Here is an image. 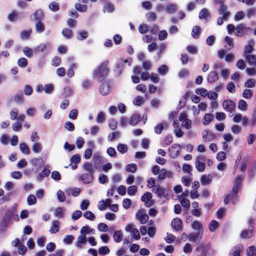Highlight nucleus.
Masks as SVG:
<instances>
[{
	"label": "nucleus",
	"instance_id": "f257e3e1",
	"mask_svg": "<svg viewBox=\"0 0 256 256\" xmlns=\"http://www.w3.org/2000/svg\"><path fill=\"white\" fill-rule=\"evenodd\" d=\"M109 61L106 60L101 62L93 71L92 76L98 82L104 81L108 78L110 73L108 66Z\"/></svg>",
	"mask_w": 256,
	"mask_h": 256
},
{
	"label": "nucleus",
	"instance_id": "f03ea898",
	"mask_svg": "<svg viewBox=\"0 0 256 256\" xmlns=\"http://www.w3.org/2000/svg\"><path fill=\"white\" fill-rule=\"evenodd\" d=\"M14 216V212L8 209L6 210L3 218L0 222V232L2 233L5 232L6 228L8 226Z\"/></svg>",
	"mask_w": 256,
	"mask_h": 256
},
{
	"label": "nucleus",
	"instance_id": "7ed1b4c3",
	"mask_svg": "<svg viewBox=\"0 0 256 256\" xmlns=\"http://www.w3.org/2000/svg\"><path fill=\"white\" fill-rule=\"evenodd\" d=\"M244 178V174L238 175L234 180V184L232 186V199L236 198V200L238 199V193L242 186V182Z\"/></svg>",
	"mask_w": 256,
	"mask_h": 256
},
{
	"label": "nucleus",
	"instance_id": "20e7f679",
	"mask_svg": "<svg viewBox=\"0 0 256 256\" xmlns=\"http://www.w3.org/2000/svg\"><path fill=\"white\" fill-rule=\"evenodd\" d=\"M218 14L222 16V17L218 18L217 20L218 24L220 26L224 22V19H226L230 14V12L228 11L227 6L224 4L223 2H222L218 9Z\"/></svg>",
	"mask_w": 256,
	"mask_h": 256
},
{
	"label": "nucleus",
	"instance_id": "39448f33",
	"mask_svg": "<svg viewBox=\"0 0 256 256\" xmlns=\"http://www.w3.org/2000/svg\"><path fill=\"white\" fill-rule=\"evenodd\" d=\"M222 106L230 114H232V115H229L230 116L234 115L236 108V103L234 101L230 100H225L222 102Z\"/></svg>",
	"mask_w": 256,
	"mask_h": 256
},
{
	"label": "nucleus",
	"instance_id": "423d86ee",
	"mask_svg": "<svg viewBox=\"0 0 256 256\" xmlns=\"http://www.w3.org/2000/svg\"><path fill=\"white\" fill-rule=\"evenodd\" d=\"M132 59L130 58V60H123L120 59L118 60V62L116 63V70L120 74H121L124 68V64L126 63H128V65L130 66L132 64Z\"/></svg>",
	"mask_w": 256,
	"mask_h": 256
},
{
	"label": "nucleus",
	"instance_id": "0eeeda50",
	"mask_svg": "<svg viewBox=\"0 0 256 256\" xmlns=\"http://www.w3.org/2000/svg\"><path fill=\"white\" fill-rule=\"evenodd\" d=\"M242 250V244H238L231 248L230 251L228 256H240V253Z\"/></svg>",
	"mask_w": 256,
	"mask_h": 256
},
{
	"label": "nucleus",
	"instance_id": "6e6552de",
	"mask_svg": "<svg viewBox=\"0 0 256 256\" xmlns=\"http://www.w3.org/2000/svg\"><path fill=\"white\" fill-rule=\"evenodd\" d=\"M79 179L84 184H90L92 182L94 179V174L84 173L80 176Z\"/></svg>",
	"mask_w": 256,
	"mask_h": 256
},
{
	"label": "nucleus",
	"instance_id": "1a4fd4ad",
	"mask_svg": "<svg viewBox=\"0 0 256 256\" xmlns=\"http://www.w3.org/2000/svg\"><path fill=\"white\" fill-rule=\"evenodd\" d=\"M136 218L141 224H145L148 220V216L144 213L142 210H139L136 214Z\"/></svg>",
	"mask_w": 256,
	"mask_h": 256
},
{
	"label": "nucleus",
	"instance_id": "9d476101",
	"mask_svg": "<svg viewBox=\"0 0 256 256\" xmlns=\"http://www.w3.org/2000/svg\"><path fill=\"white\" fill-rule=\"evenodd\" d=\"M172 226L176 231H180L182 228V220L178 218H174L172 222Z\"/></svg>",
	"mask_w": 256,
	"mask_h": 256
},
{
	"label": "nucleus",
	"instance_id": "9b49d317",
	"mask_svg": "<svg viewBox=\"0 0 256 256\" xmlns=\"http://www.w3.org/2000/svg\"><path fill=\"white\" fill-rule=\"evenodd\" d=\"M152 198V194L150 192H146L142 196L140 200L142 201L146 202V206L150 207L152 204V202L151 201Z\"/></svg>",
	"mask_w": 256,
	"mask_h": 256
},
{
	"label": "nucleus",
	"instance_id": "f8f14e48",
	"mask_svg": "<svg viewBox=\"0 0 256 256\" xmlns=\"http://www.w3.org/2000/svg\"><path fill=\"white\" fill-rule=\"evenodd\" d=\"M142 116L140 114H134L130 117L128 124L132 126H135L140 122Z\"/></svg>",
	"mask_w": 256,
	"mask_h": 256
},
{
	"label": "nucleus",
	"instance_id": "ddd939ff",
	"mask_svg": "<svg viewBox=\"0 0 256 256\" xmlns=\"http://www.w3.org/2000/svg\"><path fill=\"white\" fill-rule=\"evenodd\" d=\"M152 192L154 193L159 198L165 196V190L159 185L154 186L152 189Z\"/></svg>",
	"mask_w": 256,
	"mask_h": 256
},
{
	"label": "nucleus",
	"instance_id": "4468645a",
	"mask_svg": "<svg viewBox=\"0 0 256 256\" xmlns=\"http://www.w3.org/2000/svg\"><path fill=\"white\" fill-rule=\"evenodd\" d=\"M218 79V73L216 71H212L208 76L207 80L209 83L212 84Z\"/></svg>",
	"mask_w": 256,
	"mask_h": 256
},
{
	"label": "nucleus",
	"instance_id": "2eb2a0df",
	"mask_svg": "<svg viewBox=\"0 0 256 256\" xmlns=\"http://www.w3.org/2000/svg\"><path fill=\"white\" fill-rule=\"evenodd\" d=\"M20 14L19 12L13 10L8 14V19L10 22H15L20 18Z\"/></svg>",
	"mask_w": 256,
	"mask_h": 256
},
{
	"label": "nucleus",
	"instance_id": "dca6fc26",
	"mask_svg": "<svg viewBox=\"0 0 256 256\" xmlns=\"http://www.w3.org/2000/svg\"><path fill=\"white\" fill-rule=\"evenodd\" d=\"M110 86L106 83H102L99 88V90L100 93L103 96H106L108 94L110 90Z\"/></svg>",
	"mask_w": 256,
	"mask_h": 256
},
{
	"label": "nucleus",
	"instance_id": "f3484780",
	"mask_svg": "<svg viewBox=\"0 0 256 256\" xmlns=\"http://www.w3.org/2000/svg\"><path fill=\"white\" fill-rule=\"evenodd\" d=\"M212 176L210 174L208 175L203 174L200 177V182L202 185H208L210 184L212 181Z\"/></svg>",
	"mask_w": 256,
	"mask_h": 256
},
{
	"label": "nucleus",
	"instance_id": "a211bd4d",
	"mask_svg": "<svg viewBox=\"0 0 256 256\" xmlns=\"http://www.w3.org/2000/svg\"><path fill=\"white\" fill-rule=\"evenodd\" d=\"M246 62L251 66H256V56L254 54H249L245 57Z\"/></svg>",
	"mask_w": 256,
	"mask_h": 256
},
{
	"label": "nucleus",
	"instance_id": "6ab92c4d",
	"mask_svg": "<svg viewBox=\"0 0 256 256\" xmlns=\"http://www.w3.org/2000/svg\"><path fill=\"white\" fill-rule=\"evenodd\" d=\"M253 230L248 228V230H243L240 234V236L242 238L248 239L252 236Z\"/></svg>",
	"mask_w": 256,
	"mask_h": 256
},
{
	"label": "nucleus",
	"instance_id": "aec40b11",
	"mask_svg": "<svg viewBox=\"0 0 256 256\" xmlns=\"http://www.w3.org/2000/svg\"><path fill=\"white\" fill-rule=\"evenodd\" d=\"M164 127L166 128H167L168 127V124L166 122H164L163 123H159L154 128V131L156 134H160L162 133V130Z\"/></svg>",
	"mask_w": 256,
	"mask_h": 256
},
{
	"label": "nucleus",
	"instance_id": "412c9836",
	"mask_svg": "<svg viewBox=\"0 0 256 256\" xmlns=\"http://www.w3.org/2000/svg\"><path fill=\"white\" fill-rule=\"evenodd\" d=\"M34 18L33 20L34 21L38 22L41 21L44 16V13L41 10H38L35 11L34 14Z\"/></svg>",
	"mask_w": 256,
	"mask_h": 256
},
{
	"label": "nucleus",
	"instance_id": "4be33fe9",
	"mask_svg": "<svg viewBox=\"0 0 256 256\" xmlns=\"http://www.w3.org/2000/svg\"><path fill=\"white\" fill-rule=\"evenodd\" d=\"M60 222L55 220L52 222V226L50 229V232L51 234H55L58 232L60 230Z\"/></svg>",
	"mask_w": 256,
	"mask_h": 256
},
{
	"label": "nucleus",
	"instance_id": "5701e85b",
	"mask_svg": "<svg viewBox=\"0 0 256 256\" xmlns=\"http://www.w3.org/2000/svg\"><path fill=\"white\" fill-rule=\"evenodd\" d=\"M214 120V116L210 114H206L202 119V123L204 125L210 124Z\"/></svg>",
	"mask_w": 256,
	"mask_h": 256
},
{
	"label": "nucleus",
	"instance_id": "b1692460",
	"mask_svg": "<svg viewBox=\"0 0 256 256\" xmlns=\"http://www.w3.org/2000/svg\"><path fill=\"white\" fill-rule=\"evenodd\" d=\"M245 28L246 27L244 24H238L236 28V34L237 36H242L244 34Z\"/></svg>",
	"mask_w": 256,
	"mask_h": 256
},
{
	"label": "nucleus",
	"instance_id": "393cba45",
	"mask_svg": "<svg viewBox=\"0 0 256 256\" xmlns=\"http://www.w3.org/2000/svg\"><path fill=\"white\" fill-rule=\"evenodd\" d=\"M198 238H201V236L200 234V232H196V233H190L188 235L189 240L194 243L197 242V239Z\"/></svg>",
	"mask_w": 256,
	"mask_h": 256
},
{
	"label": "nucleus",
	"instance_id": "a878e982",
	"mask_svg": "<svg viewBox=\"0 0 256 256\" xmlns=\"http://www.w3.org/2000/svg\"><path fill=\"white\" fill-rule=\"evenodd\" d=\"M192 227L194 230H198L197 232H200V234L202 231V226L198 220L194 221L192 224Z\"/></svg>",
	"mask_w": 256,
	"mask_h": 256
},
{
	"label": "nucleus",
	"instance_id": "bb28decb",
	"mask_svg": "<svg viewBox=\"0 0 256 256\" xmlns=\"http://www.w3.org/2000/svg\"><path fill=\"white\" fill-rule=\"evenodd\" d=\"M45 30V26L41 22H37L36 24V30L38 33H42Z\"/></svg>",
	"mask_w": 256,
	"mask_h": 256
},
{
	"label": "nucleus",
	"instance_id": "cd10ccee",
	"mask_svg": "<svg viewBox=\"0 0 256 256\" xmlns=\"http://www.w3.org/2000/svg\"><path fill=\"white\" fill-rule=\"evenodd\" d=\"M62 34L66 38L70 39L73 36L72 30L68 28H64L62 30Z\"/></svg>",
	"mask_w": 256,
	"mask_h": 256
},
{
	"label": "nucleus",
	"instance_id": "c85d7f7f",
	"mask_svg": "<svg viewBox=\"0 0 256 256\" xmlns=\"http://www.w3.org/2000/svg\"><path fill=\"white\" fill-rule=\"evenodd\" d=\"M123 234L121 230H116L114 234V238L116 242H120L122 241Z\"/></svg>",
	"mask_w": 256,
	"mask_h": 256
},
{
	"label": "nucleus",
	"instance_id": "c756f323",
	"mask_svg": "<svg viewBox=\"0 0 256 256\" xmlns=\"http://www.w3.org/2000/svg\"><path fill=\"white\" fill-rule=\"evenodd\" d=\"M50 170L44 168L42 170L41 172L39 174V175L38 176V178L39 180H42L43 178L44 177L48 176L50 174Z\"/></svg>",
	"mask_w": 256,
	"mask_h": 256
},
{
	"label": "nucleus",
	"instance_id": "7c9ffc66",
	"mask_svg": "<svg viewBox=\"0 0 256 256\" xmlns=\"http://www.w3.org/2000/svg\"><path fill=\"white\" fill-rule=\"evenodd\" d=\"M20 148L22 153L26 154H30V149L26 143H22L20 144Z\"/></svg>",
	"mask_w": 256,
	"mask_h": 256
},
{
	"label": "nucleus",
	"instance_id": "2f4dec72",
	"mask_svg": "<svg viewBox=\"0 0 256 256\" xmlns=\"http://www.w3.org/2000/svg\"><path fill=\"white\" fill-rule=\"evenodd\" d=\"M218 222L215 220H212L210 223L208 228L211 232H214L218 228Z\"/></svg>",
	"mask_w": 256,
	"mask_h": 256
},
{
	"label": "nucleus",
	"instance_id": "473e14b6",
	"mask_svg": "<svg viewBox=\"0 0 256 256\" xmlns=\"http://www.w3.org/2000/svg\"><path fill=\"white\" fill-rule=\"evenodd\" d=\"M200 32V28L199 26H194L192 30V36L194 38H198Z\"/></svg>",
	"mask_w": 256,
	"mask_h": 256
},
{
	"label": "nucleus",
	"instance_id": "72a5a7b5",
	"mask_svg": "<svg viewBox=\"0 0 256 256\" xmlns=\"http://www.w3.org/2000/svg\"><path fill=\"white\" fill-rule=\"evenodd\" d=\"M88 33L86 30H81L78 32L77 38L78 40H82L88 37Z\"/></svg>",
	"mask_w": 256,
	"mask_h": 256
},
{
	"label": "nucleus",
	"instance_id": "f704fd0d",
	"mask_svg": "<svg viewBox=\"0 0 256 256\" xmlns=\"http://www.w3.org/2000/svg\"><path fill=\"white\" fill-rule=\"evenodd\" d=\"M254 50V48L251 44H248L244 46V57L246 56L249 54H252V53Z\"/></svg>",
	"mask_w": 256,
	"mask_h": 256
},
{
	"label": "nucleus",
	"instance_id": "c9c22d12",
	"mask_svg": "<svg viewBox=\"0 0 256 256\" xmlns=\"http://www.w3.org/2000/svg\"><path fill=\"white\" fill-rule=\"evenodd\" d=\"M83 168L85 171L87 172V173H90L94 174V170L93 168L92 164L90 162H86L83 166Z\"/></svg>",
	"mask_w": 256,
	"mask_h": 256
},
{
	"label": "nucleus",
	"instance_id": "e433bc0d",
	"mask_svg": "<svg viewBox=\"0 0 256 256\" xmlns=\"http://www.w3.org/2000/svg\"><path fill=\"white\" fill-rule=\"evenodd\" d=\"M238 107L239 110L245 111L247 110L248 104L244 100H240L238 102Z\"/></svg>",
	"mask_w": 256,
	"mask_h": 256
},
{
	"label": "nucleus",
	"instance_id": "4c0bfd02",
	"mask_svg": "<svg viewBox=\"0 0 256 256\" xmlns=\"http://www.w3.org/2000/svg\"><path fill=\"white\" fill-rule=\"evenodd\" d=\"M253 96V92L251 90L246 88L242 92V96L246 99H250Z\"/></svg>",
	"mask_w": 256,
	"mask_h": 256
},
{
	"label": "nucleus",
	"instance_id": "58836bf2",
	"mask_svg": "<svg viewBox=\"0 0 256 256\" xmlns=\"http://www.w3.org/2000/svg\"><path fill=\"white\" fill-rule=\"evenodd\" d=\"M256 80L254 78H249L244 82V86L252 88L255 86Z\"/></svg>",
	"mask_w": 256,
	"mask_h": 256
},
{
	"label": "nucleus",
	"instance_id": "ea45409f",
	"mask_svg": "<svg viewBox=\"0 0 256 256\" xmlns=\"http://www.w3.org/2000/svg\"><path fill=\"white\" fill-rule=\"evenodd\" d=\"M24 93L26 96H30L32 94L33 88L30 84H26L24 88Z\"/></svg>",
	"mask_w": 256,
	"mask_h": 256
},
{
	"label": "nucleus",
	"instance_id": "a19ab883",
	"mask_svg": "<svg viewBox=\"0 0 256 256\" xmlns=\"http://www.w3.org/2000/svg\"><path fill=\"white\" fill-rule=\"evenodd\" d=\"M196 168L198 172H202L205 170L206 164L202 162L197 160L196 162Z\"/></svg>",
	"mask_w": 256,
	"mask_h": 256
},
{
	"label": "nucleus",
	"instance_id": "79ce46f5",
	"mask_svg": "<svg viewBox=\"0 0 256 256\" xmlns=\"http://www.w3.org/2000/svg\"><path fill=\"white\" fill-rule=\"evenodd\" d=\"M248 256H256V247L254 246H249L246 250Z\"/></svg>",
	"mask_w": 256,
	"mask_h": 256
},
{
	"label": "nucleus",
	"instance_id": "37998d69",
	"mask_svg": "<svg viewBox=\"0 0 256 256\" xmlns=\"http://www.w3.org/2000/svg\"><path fill=\"white\" fill-rule=\"evenodd\" d=\"M83 216L90 220H94L96 218L95 215L92 212L89 210L85 212L84 213Z\"/></svg>",
	"mask_w": 256,
	"mask_h": 256
},
{
	"label": "nucleus",
	"instance_id": "c03bdc74",
	"mask_svg": "<svg viewBox=\"0 0 256 256\" xmlns=\"http://www.w3.org/2000/svg\"><path fill=\"white\" fill-rule=\"evenodd\" d=\"M32 32V30L31 29H30L28 30H23L20 32V38L22 39H28L30 38V36L31 34V33Z\"/></svg>",
	"mask_w": 256,
	"mask_h": 256
},
{
	"label": "nucleus",
	"instance_id": "a18cd8bd",
	"mask_svg": "<svg viewBox=\"0 0 256 256\" xmlns=\"http://www.w3.org/2000/svg\"><path fill=\"white\" fill-rule=\"evenodd\" d=\"M158 72L162 75H165L168 71V68L165 64L161 65L158 68Z\"/></svg>",
	"mask_w": 256,
	"mask_h": 256
},
{
	"label": "nucleus",
	"instance_id": "49530a36",
	"mask_svg": "<svg viewBox=\"0 0 256 256\" xmlns=\"http://www.w3.org/2000/svg\"><path fill=\"white\" fill-rule=\"evenodd\" d=\"M150 30V26L146 24H140L138 26V30L140 34L146 33Z\"/></svg>",
	"mask_w": 256,
	"mask_h": 256
},
{
	"label": "nucleus",
	"instance_id": "de8ad7c7",
	"mask_svg": "<svg viewBox=\"0 0 256 256\" xmlns=\"http://www.w3.org/2000/svg\"><path fill=\"white\" fill-rule=\"evenodd\" d=\"M28 61L24 58H20L18 60V64L20 67L25 68L28 66Z\"/></svg>",
	"mask_w": 256,
	"mask_h": 256
},
{
	"label": "nucleus",
	"instance_id": "09e8293b",
	"mask_svg": "<svg viewBox=\"0 0 256 256\" xmlns=\"http://www.w3.org/2000/svg\"><path fill=\"white\" fill-rule=\"evenodd\" d=\"M118 150L122 154L127 152L128 148L127 145L122 144H119L117 146Z\"/></svg>",
	"mask_w": 256,
	"mask_h": 256
},
{
	"label": "nucleus",
	"instance_id": "8fccbe9b",
	"mask_svg": "<svg viewBox=\"0 0 256 256\" xmlns=\"http://www.w3.org/2000/svg\"><path fill=\"white\" fill-rule=\"evenodd\" d=\"M209 13L206 8L202 9L199 12V18L200 19H206Z\"/></svg>",
	"mask_w": 256,
	"mask_h": 256
},
{
	"label": "nucleus",
	"instance_id": "3c124183",
	"mask_svg": "<svg viewBox=\"0 0 256 256\" xmlns=\"http://www.w3.org/2000/svg\"><path fill=\"white\" fill-rule=\"evenodd\" d=\"M144 102V99L142 96H138L136 97L134 100V104L138 106H140Z\"/></svg>",
	"mask_w": 256,
	"mask_h": 256
},
{
	"label": "nucleus",
	"instance_id": "603ef678",
	"mask_svg": "<svg viewBox=\"0 0 256 256\" xmlns=\"http://www.w3.org/2000/svg\"><path fill=\"white\" fill-rule=\"evenodd\" d=\"M14 100L18 104H22L24 101V98L22 94H16L14 96Z\"/></svg>",
	"mask_w": 256,
	"mask_h": 256
},
{
	"label": "nucleus",
	"instance_id": "864d4df0",
	"mask_svg": "<svg viewBox=\"0 0 256 256\" xmlns=\"http://www.w3.org/2000/svg\"><path fill=\"white\" fill-rule=\"evenodd\" d=\"M114 5L108 2L104 6V11H107L108 12H112L114 11Z\"/></svg>",
	"mask_w": 256,
	"mask_h": 256
},
{
	"label": "nucleus",
	"instance_id": "5fc2aeb1",
	"mask_svg": "<svg viewBox=\"0 0 256 256\" xmlns=\"http://www.w3.org/2000/svg\"><path fill=\"white\" fill-rule=\"evenodd\" d=\"M49 8L53 12H56L60 9L59 4L57 2H52L49 4Z\"/></svg>",
	"mask_w": 256,
	"mask_h": 256
},
{
	"label": "nucleus",
	"instance_id": "6e6d98bb",
	"mask_svg": "<svg viewBox=\"0 0 256 256\" xmlns=\"http://www.w3.org/2000/svg\"><path fill=\"white\" fill-rule=\"evenodd\" d=\"M138 190V188L136 186H131L128 188V193L129 195L133 196L136 194Z\"/></svg>",
	"mask_w": 256,
	"mask_h": 256
},
{
	"label": "nucleus",
	"instance_id": "4d7b16f0",
	"mask_svg": "<svg viewBox=\"0 0 256 256\" xmlns=\"http://www.w3.org/2000/svg\"><path fill=\"white\" fill-rule=\"evenodd\" d=\"M28 204L30 206L34 204L36 202V198L34 195L30 194L27 198Z\"/></svg>",
	"mask_w": 256,
	"mask_h": 256
},
{
	"label": "nucleus",
	"instance_id": "13d9d810",
	"mask_svg": "<svg viewBox=\"0 0 256 256\" xmlns=\"http://www.w3.org/2000/svg\"><path fill=\"white\" fill-rule=\"evenodd\" d=\"M126 170L131 172H135L137 170V166L134 164H128L126 166Z\"/></svg>",
	"mask_w": 256,
	"mask_h": 256
},
{
	"label": "nucleus",
	"instance_id": "bf43d9fd",
	"mask_svg": "<svg viewBox=\"0 0 256 256\" xmlns=\"http://www.w3.org/2000/svg\"><path fill=\"white\" fill-rule=\"evenodd\" d=\"M64 209L61 207H58L55 210V216L59 218L64 217Z\"/></svg>",
	"mask_w": 256,
	"mask_h": 256
},
{
	"label": "nucleus",
	"instance_id": "052dcab7",
	"mask_svg": "<svg viewBox=\"0 0 256 256\" xmlns=\"http://www.w3.org/2000/svg\"><path fill=\"white\" fill-rule=\"evenodd\" d=\"M23 52L28 58H31L32 56V50L28 46L24 48Z\"/></svg>",
	"mask_w": 256,
	"mask_h": 256
},
{
	"label": "nucleus",
	"instance_id": "680f3d73",
	"mask_svg": "<svg viewBox=\"0 0 256 256\" xmlns=\"http://www.w3.org/2000/svg\"><path fill=\"white\" fill-rule=\"evenodd\" d=\"M44 89L46 93L50 94L53 92L54 86L52 84H48L44 86Z\"/></svg>",
	"mask_w": 256,
	"mask_h": 256
},
{
	"label": "nucleus",
	"instance_id": "e2e57ef3",
	"mask_svg": "<svg viewBox=\"0 0 256 256\" xmlns=\"http://www.w3.org/2000/svg\"><path fill=\"white\" fill-rule=\"evenodd\" d=\"M110 252V250L108 246H102L99 248L98 252L100 254H106Z\"/></svg>",
	"mask_w": 256,
	"mask_h": 256
},
{
	"label": "nucleus",
	"instance_id": "0e129e2a",
	"mask_svg": "<svg viewBox=\"0 0 256 256\" xmlns=\"http://www.w3.org/2000/svg\"><path fill=\"white\" fill-rule=\"evenodd\" d=\"M173 141V137L172 134H168L164 138V142L166 145L170 144Z\"/></svg>",
	"mask_w": 256,
	"mask_h": 256
},
{
	"label": "nucleus",
	"instance_id": "69168bd1",
	"mask_svg": "<svg viewBox=\"0 0 256 256\" xmlns=\"http://www.w3.org/2000/svg\"><path fill=\"white\" fill-rule=\"evenodd\" d=\"M32 149L34 153H38L41 152L42 148L40 144L36 142L33 144Z\"/></svg>",
	"mask_w": 256,
	"mask_h": 256
},
{
	"label": "nucleus",
	"instance_id": "338daca9",
	"mask_svg": "<svg viewBox=\"0 0 256 256\" xmlns=\"http://www.w3.org/2000/svg\"><path fill=\"white\" fill-rule=\"evenodd\" d=\"M167 173V171L166 169L162 168L160 170V171L158 174V179L160 180H163L165 179L166 177Z\"/></svg>",
	"mask_w": 256,
	"mask_h": 256
},
{
	"label": "nucleus",
	"instance_id": "774afa93",
	"mask_svg": "<svg viewBox=\"0 0 256 256\" xmlns=\"http://www.w3.org/2000/svg\"><path fill=\"white\" fill-rule=\"evenodd\" d=\"M250 124L252 126H254L256 124V106L254 107L253 110L250 120Z\"/></svg>",
	"mask_w": 256,
	"mask_h": 256
}]
</instances>
